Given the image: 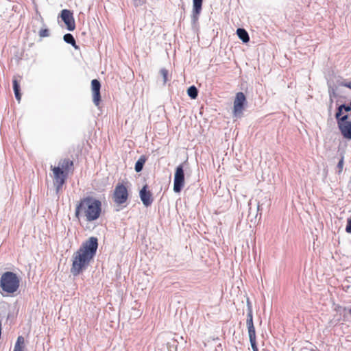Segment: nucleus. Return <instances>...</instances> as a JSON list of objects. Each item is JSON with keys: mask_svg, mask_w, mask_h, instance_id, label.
Segmentation results:
<instances>
[{"mask_svg": "<svg viewBox=\"0 0 351 351\" xmlns=\"http://www.w3.org/2000/svg\"><path fill=\"white\" fill-rule=\"evenodd\" d=\"M251 347L253 351H258V348L256 343V339L250 340Z\"/></svg>", "mask_w": 351, "mask_h": 351, "instance_id": "25", "label": "nucleus"}, {"mask_svg": "<svg viewBox=\"0 0 351 351\" xmlns=\"http://www.w3.org/2000/svg\"><path fill=\"white\" fill-rule=\"evenodd\" d=\"M145 161H146V159H145V156H141L138 158V160L136 162L135 166H134V169H135L136 172L139 173L143 170V166L145 163Z\"/></svg>", "mask_w": 351, "mask_h": 351, "instance_id": "17", "label": "nucleus"}, {"mask_svg": "<svg viewBox=\"0 0 351 351\" xmlns=\"http://www.w3.org/2000/svg\"><path fill=\"white\" fill-rule=\"evenodd\" d=\"M101 213V202L91 196L82 198L76 204L75 216L80 219L82 217L87 221H93L99 219Z\"/></svg>", "mask_w": 351, "mask_h": 351, "instance_id": "2", "label": "nucleus"}, {"mask_svg": "<svg viewBox=\"0 0 351 351\" xmlns=\"http://www.w3.org/2000/svg\"><path fill=\"white\" fill-rule=\"evenodd\" d=\"M128 198V191L123 184L119 183L114 189L113 193V200L118 204L121 205L126 202Z\"/></svg>", "mask_w": 351, "mask_h": 351, "instance_id": "7", "label": "nucleus"}, {"mask_svg": "<svg viewBox=\"0 0 351 351\" xmlns=\"http://www.w3.org/2000/svg\"><path fill=\"white\" fill-rule=\"evenodd\" d=\"M63 39L65 43H66L67 44H70L75 49L78 48V46L76 45V42H75V38L73 37V36L71 34L67 33V34H64L63 36Z\"/></svg>", "mask_w": 351, "mask_h": 351, "instance_id": "15", "label": "nucleus"}, {"mask_svg": "<svg viewBox=\"0 0 351 351\" xmlns=\"http://www.w3.org/2000/svg\"><path fill=\"white\" fill-rule=\"evenodd\" d=\"M343 167V156L341 157L340 160L339 161L337 164V168L339 169V172H341Z\"/></svg>", "mask_w": 351, "mask_h": 351, "instance_id": "27", "label": "nucleus"}, {"mask_svg": "<svg viewBox=\"0 0 351 351\" xmlns=\"http://www.w3.org/2000/svg\"><path fill=\"white\" fill-rule=\"evenodd\" d=\"M184 186V171L183 164L179 165L175 171L173 179V191L180 193Z\"/></svg>", "mask_w": 351, "mask_h": 351, "instance_id": "6", "label": "nucleus"}, {"mask_svg": "<svg viewBox=\"0 0 351 351\" xmlns=\"http://www.w3.org/2000/svg\"><path fill=\"white\" fill-rule=\"evenodd\" d=\"M341 106L345 112H351V101H350V103L348 104H341Z\"/></svg>", "mask_w": 351, "mask_h": 351, "instance_id": "26", "label": "nucleus"}, {"mask_svg": "<svg viewBox=\"0 0 351 351\" xmlns=\"http://www.w3.org/2000/svg\"><path fill=\"white\" fill-rule=\"evenodd\" d=\"M91 89L93 92V101L96 106H98L101 101V83L98 80L94 79L91 81Z\"/></svg>", "mask_w": 351, "mask_h": 351, "instance_id": "10", "label": "nucleus"}, {"mask_svg": "<svg viewBox=\"0 0 351 351\" xmlns=\"http://www.w3.org/2000/svg\"><path fill=\"white\" fill-rule=\"evenodd\" d=\"M250 340L256 339L255 328H247Z\"/></svg>", "mask_w": 351, "mask_h": 351, "instance_id": "22", "label": "nucleus"}, {"mask_svg": "<svg viewBox=\"0 0 351 351\" xmlns=\"http://www.w3.org/2000/svg\"><path fill=\"white\" fill-rule=\"evenodd\" d=\"M203 0H193V10L191 14V23L193 25L197 23L199 16L202 8Z\"/></svg>", "mask_w": 351, "mask_h": 351, "instance_id": "11", "label": "nucleus"}, {"mask_svg": "<svg viewBox=\"0 0 351 351\" xmlns=\"http://www.w3.org/2000/svg\"><path fill=\"white\" fill-rule=\"evenodd\" d=\"M343 108H342L341 104L339 105L337 108V112L335 113V119L337 120V123L340 122L343 119Z\"/></svg>", "mask_w": 351, "mask_h": 351, "instance_id": "20", "label": "nucleus"}, {"mask_svg": "<svg viewBox=\"0 0 351 351\" xmlns=\"http://www.w3.org/2000/svg\"><path fill=\"white\" fill-rule=\"evenodd\" d=\"M237 34L239 39H241L244 43H247L250 41L249 34L245 29L238 28L237 30Z\"/></svg>", "mask_w": 351, "mask_h": 351, "instance_id": "13", "label": "nucleus"}, {"mask_svg": "<svg viewBox=\"0 0 351 351\" xmlns=\"http://www.w3.org/2000/svg\"><path fill=\"white\" fill-rule=\"evenodd\" d=\"M139 195L145 206L148 207L152 204L153 199L152 197V193L149 191L147 190V185L144 186L141 189L139 193Z\"/></svg>", "mask_w": 351, "mask_h": 351, "instance_id": "12", "label": "nucleus"}, {"mask_svg": "<svg viewBox=\"0 0 351 351\" xmlns=\"http://www.w3.org/2000/svg\"><path fill=\"white\" fill-rule=\"evenodd\" d=\"M13 90L16 100L20 101L21 99V88L19 82L16 79L13 80Z\"/></svg>", "mask_w": 351, "mask_h": 351, "instance_id": "16", "label": "nucleus"}, {"mask_svg": "<svg viewBox=\"0 0 351 351\" xmlns=\"http://www.w3.org/2000/svg\"><path fill=\"white\" fill-rule=\"evenodd\" d=\"M24 343V338L22 336H19L15 344L21 346Z\"/></svg>", "mask_w": 351, "mask_h": 351, "instance_id": "31", "label": "nucleus"}, {"mask_svg": "<svg viewBox=\"0 0 351 351\" xmlns=\"http://www.w3.org/2000/svg\"><path fill=\"white\" fill-rule=\"evenodd\" d=\"M336 90H337L336 88H335L334 86H332L330 84H328V93H329L330 98L332 97H335L337 96Z\"/></svg>", "mask_w": 351, "mask_h": 351, "instance_id": "23", "label": "nucleus"}, {"mask_svg": "<svg viewBox=\"0 0 351 351\" xmlns=\"http://www.w3.org/2000/svg\"><path fill=\"white\" fill-rule=\"evenodd\" d=\"M251 347L253 351H258V348L256 343V339L250 340Z\"/></svg>", "mask_w": 351, "mask_h": 351, "instance_id": "24", "label": "nucleus"}, {"mask_svg": "<svg viewBox=\"0 0 351 351\" xmlns=\"http://www.w3.org/2000/svg\"><path fill=\"white\" fill-rule=\"evenodd\" d=\"M51 170L53 173V184L56 186L57 193L62 189L68 176V172L64 171L60 167L52 166Z\"/></svg>", "mask_w": 351, "mask_h": 351, "instance_id": "5", "label": "nucleus"}, {"mask_svg": "<svg viewBox=\"0 0 351 351\" xmlns=\"http://www.w3.org/2000/svg\"><path fill=\"white\" fill-rule=\"evenodd\" d=\"M247 319H253V313H252V310H249V311H247Z\"/></svg>", "mask_w": 351, "mask_h": 351, "instance_id": "32", "label": "nucleus"}, {"mask_svg": "<svg viewBox=\"0 0 351 351\" xmlns=\"http://www.w3.org/2000/svg\"><path fill=\"white\" fill-rule=\"evenodd\" d=\"M257 209H258V210H259V204H258Z\"/></svg>", "mask_w": 351, "mask_h": 351, "instance_id": "37", "label": "nucleus"}, {"mask_svg": "<svg viewBox=\"0 0 351 351\" xmlns=\"http://www.w3.org/2000/svg\"><path fill=\"white\" fill-rule=\"evenodd\" d=\"M247 105V99L243 92L236 94L233 106V117L239 118L243 115V111Z\"/></svg>", "mask_w": 351, "mask_h": 351, "instance_id": "4", "label": "nucleus"}, {"mask_svg": "<svg viewBox=\"0 0 351 351\" xmlns=\"http://www.w3.org/2000/svg\"><path fill=\"white\" fill-rule=\"evenodd\" d=\"M343 86L347 87V88H349L350 89H351V82L343 84Z\"/></svg>", "mask_w": 351, "mask_h": 351, "instance_id": "35", "label": "nucleus"}, {"mask_svg": "<svg viewBox=\"0 0 351 351\" xmlns=\"http://www.w3.org/2000/svg\"><path fill=\"white\" fill-rule=\"evenodd\" d=\"M346 231L351 234V219H348Z\"/></svg>", "mask_w": 351, "mask_h": 351, "instance_id": "29", "label": "nucleus"}, {"mask_svg": "<svg viewBox=\"0 0 351 351\" xmlns=\"http://www.w3.org/2000/svg\"><path fill=\"white\" fill-rule=\"evenodd\" d=\"M134 6L138 7L145 3V0H132Z\"/></svg>", "mask_w": 351, "mask_h": 351, "instance_id": "28", "label": "nucleus"}, {"mask_svg": "<svg viewBox=\"0 0 351 351\" xmlns=\"http://www.w3.org/2000/svg\"><path fill=\"white\" fill-rule=\"evenodd\" d=\"M347 83L345 80H339L337 81V84L338 86H343V84Z\"/></svg>", "mask_w": 351, "mask_h": 351, "instance_id": "34", "label": "nucleus"}, {"mask_svg": "<svg viewBox=\"0 0 351 351\" xmlns=\"http://www.w3.org/2000/svg\"><path fill=\"white\" fill-rule=\"evenodd\" d=\"M13 351H22L21 346H19L18 344H15Z\"/></svg>", "mask_w": 351, "mask_h": 351, "instance_id": "33", "label": "nucleus"}, {"mask_svg": "<svg viewBox=\"0 0 351 351\" xmlns=\"http://www.w3.org/2000/svg\"><path fill=\"white\" fill-rule=\"evenodd\" d=\"M160 75L162 76L163 83L165 84L168 81L169 71L167 69L163 68L160 69Z\"/></svg>", "mask_w": 351, "mask_h": 351, "instance_id": "21", "label": "nucleus"}, {"mask_svg": "<svg viewBox=\"0 0 351 351\" xmlns=\"http://www.w3.org/2000/svg\"><path fill=\"white\" fill-rule=\"evenodd\" d=\"M73 162L69 159H64L61 163V167L66 172L69 171V169L73 167Z\"/></svg>", "mask_w": 351, "mask_h": 351, "instance_id": "19", "label": "nucleus"}, {"mask_svg": "<svg viewBox=\"0 0 351 351\" xmlns=\"http://www.w3.org/2000/svg\"><path fill=\"white\" fill-rule=\"evenodd\" d=\"M40 18L41 22L43 23V27L38 31V36L40 38L49 37L50 36V31L47 27L46 25L44 23L43 19L42 18L41 16H40Z\"/></svg>", "mask_w": 351, "mask_h": 351, "instance_id": "14", "label": "nucleus"}, {"mask_svg": "<svg viewBox=\"0 0 351 351\" xmlns=\"http://www.w3.org/2000/svg\"><path fill=\"white\" fill-rule=\"evenodd\" d=\"M348 119V114H343V119L337 123V127L345 139L351 140V121Z\"/></svg>", "mask_w": 351, "mask_h": 351, "instance_id": "8", "label": "nucleus"}, {"mask_svg": "<svg viewBox=\"0 0 351 351\" xmlns=\"http://www.w3.org/2000/svg\"><path fill=\"white\" fill-rule=\"evenodd\" d=\"M21 278L13 271H5L0 278V289L7 294H13L20 287Z\"/></svg>", "mask_w": 351, "mask_h": 351, "instance_id": "3", "label": "nucleus"}, {"mask_svg": "<svg viewBox=\"0 0 351 351\" xmlns=\"http://www.w3.org/2000/svg\"><path fill=\"white\" fill-rule=\"evenodd\" d=\"M60 16L62 21L66 25L69 31H73L75 28V19L73 14L70 10L64 9L61 11Z\"/></svg>", "mask_w": 351, "mask_h": 351, "instance_id": "9", "label": "nucleus"}, {"mask_svg": "<svg viewBox=\"0 0 351 351\" xmlns=\"http://www.w3.org/2000/svg\"><path fill=\"white\" fill-rule=\"evenodd\" d=\"M246 326L247 328H254V322L253 319H247L246 320Z\"/></svg>", "mask_w": 351, "mask_h": 351, "instance_id": "30", "label": "nucleus"}, {"mask_svg": "<svg viewBox=\"0 0 351 351\" xmlns=\"http://www.w3.org/2000/svg\"><path fill=\"white\" fill-rule=\"evenodd\" d=\"M187 94L191 99H195L198 95V90L194 85L191 86L187 89Z\"/></svg>", "mask_w": 351, "mask_h": 351, "instance_id": "18", "label": "nucleus"}, {"mask_svg": "<svg viewBox=\"0 0 351 351\" xmlns=\"http://www.w3.org/2000/svg\"><path fill=\"white\" fill-rule=\"evenodd\" d=\"M247 311H249L250 309L252 310V305L248 300H247Z\"/></svg>", "mask_w": 351, "mask_h": 351, "instance_id": "36", "label": "nucleus"}, {"mask_svg": "<svg viewBox=\"0 0 351 351\" xmlns=\"http://www.w3.org/2000/svg\"><path fill=\"white\" fill-rule=\"evenodd\" d=\"M97 248V238L91 237L73 254L71 273L74 276L80 275L88 268L96 254Z\"/></svg>", "mask_w": 351, "mask_h": 351, "instance_id": "1", "label": "nucleus"}]
</instances>
